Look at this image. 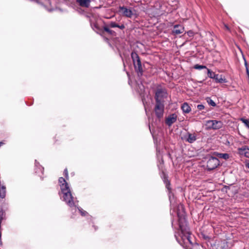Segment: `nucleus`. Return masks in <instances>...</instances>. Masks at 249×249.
I'll return each mask as SVG.
<instances>
[{
  "label": "nucleus",
  "instance_id": "obj_1",
  "mask_svg": "<svg viewBox=\"0 0 249 249\" xmlns=\"http://www.w3.org/2000/svg\"><path fill=\"white\" fill-rule=\"evenodd\" d=\"M178 228L175 232V237L177 242L184 248L187 247L188 244H193L191 241L190 229L187 226L186 220L183 214L178 213Z\"/></svg>",
  "mask_w": 249,
  "mask_h": 249
},
{
  "label": "nucleus",
  "instance_id": "obj_2",
  "mask_svg": "<svg viewBox=\"0 0 249 249\" xmlns=\"http://www.w3.org/2000/svg\"><path fill=\"white\" fill-rule=\"evenodd\" d=\"M63 200L71 208H77L82 216H86L88 213L81 207H78V201L76 198H74L71 194L70 186L65 179L63 178Z\"/></svg>",
  "mask_w": 249,
  "mask_h": 249
},
{
  "label": "nucleus",
  "instance_id": "obj_3",
  "mask_svg": "<svg viewBox=\"0 0 249 249\" xmlns=\"http://www.w3.org/2000/svg\"><path fill=\"white\" fill-rule=\"evenodd\" d=\"M62 1V0H43L42 4L49 12L57 10L61 11L60 6Z\"/></svg>",
  "mask_w": 249,
  "mask_h": 249
},
{
  "label": "nucleus",
  "instance_id": "obj_4",
  "mask_svg": "<svg viewBox=\"0 0 249 249\" xmlns=\"http://www.w3.org/2000/svg\"><path fill=\"white\" fill-rule=\"evenodd\" d=\"M131 56L133 60L135 70L137 72L138 75L139 76H142L143 73V69L140 57L135 52H132L131 53Z\"/></svg>",
  "mask_w": 249,
  "mask_h": 249
},
{
  "label": "nucleus",
  "instance_id": "obj_5",
  "mask_svg": "<svg viewBox=\"0 0 249 249\" xmlns=\"http://www.w3.org/2000/svg\"><path fill=\"white\" fill-rule=\"evenodd\" d=\"M206 169L208 171H211L215 169L219 165L218 159L213 157H208Z\"/></svg>",
  "mask_w": 249,
  "mask_h": 249
},
{
  "label": "nucleus",
  "instance_id": "obj_6",
  "mask_svg": "<svg viewBox=\"0 0 249 249\" xmlns=\"http://www.w3.org/2000/svg\"><path fill=\"white\" fill-rule=\"evenodd\" d=\"M167 92L165 89L158 88L155 93L156 102H162V100L166 97Z\"/></svg>",
  "mask_w": 249,
  "mask_h": 249
},
{
  "label": "nucleus",
  "instance_id": "obj_7",
  "mask_svg": "<svg viewBox=\"0 0 249 249\" xmlns=\"http://www.w3.org/2000/svg\"><path fill=\"white\" fill-rule=\"evenodd\" d=\"M164 111V105L162 102H156L155 107V112L156 116L158 118H160L163 116Z\"/></svg>",
  "mask_w": 249,
  "mask_h": 249
},
{
  "label": "nucleus",
  "instance_id": "obj_8",
  "mask_svg": "<svg viewBox=\"0 0 249 249\" xmlns=\"http://www.w3.org/2000/svg\"><path fill=\"white\" fill-rule=\"evenodd\" d=\"M206 124L209 128L213 129H218L222 127V123L221 121L217 120H208Z\"/></svg>",
  "mask_w": 249,
  "mask_h": 249
},
{
  "label": "nucleus",
  "instance_id": "obj_9",
  "mask_svg": "<svg viewBox=\"0 0 249 249\" xmlns=\"http://www.w3.org/2000/svg\"><path fill=\"white\" fill-rule=\"evenodd\" d=\"M183 139L186 142L192 143L196 141V135L195 133L187 132L183 136Z\"/></svg>",
  "mask_w": 249,
  "mask_h": 249
},
{
  "label": "nucleus",
  "instance_id": "obj_10",
  "mask_svg": "<svg viewBox=\"0 0 249 249\" xmlns=\"http://www.w3.org/2000/svg\"><path fill=\"white\" fill-rule=\"evenodd\" d=\"M119 11L122 13V14L124 16L127 18H131L133 16V13L131 10L125 6H120Z\"/></svg>",
  "mask_w": 249,
  "mask_h": 249
},
{
  "label": "nucleus",
  "instance_id": "obj_11",
  "mask_svg": "<svg viewBox=\"0 0 249 249\" xmlns=\"http://www.w3.org/2000/svg\"><path fill=\"white\" fill-rule=\"evenodd\" d=\"M177 115L173 113L169 116H168L165 120V123L166 124L168 125L169 126H170L172 125L173 124H174L176 121H177Z\"/></svg>",
  "mask_w": 249,
  "mask_h": 249
},
{
  "label": "nucleus",
  "instance_id": "obj_12",
  "mask_svg": "<svg viewBox=\"0 0 249 249\" xmlns=\"http://www.w3.org/2000/svg\"><path fill=\"white\" fill-rule=\"evenodd\" d=\"M238 153L240 155L249 158V148L247 146H244L238 149Z\"/></svg>",
  "mask_w": 249,
  "mask_h": 249
},
{
  "label": "nucleus",
  "instance_id": "obj_13",
  "mask_svg": "<svg viewBox=\"0 0 249 249\" xmlns=\"http://www.w3.org/2000/svg\"><path fill=\"white\" fill-rule=\"evenodd\" d=\"M35 172L39 176L40 173L43 174L44 172V167H43L36 160H35Z\"/></svg>",
  "mask_w": 249,
  "mask_h": 249
},
{
  "label": "nucleus",
  "instance_id": "obj_14",
  "mask_svg": "<svg viewBox=\"0 0 249 249\" xmlns=\"http://www.w3.org/2000/svg\"><path fill=\"white\" fill-rule=\"evenodd\" d=\"M100 35L103 36L106 41H107L109 44L110 43L109 41L111 38V37L113 35V33L115 32H99Z\"/></svg>",
  "mask_w": 249,
  "mask_h": 249
},
{
  "label": "nucleus",
  "instance_id": "obj_15",
  "mask_svg": "<svg viewBox=\"0 0 249 249\" xmlns=\"http://www.w3.org/2000/svg\"><path fill=\"white\" fill-rule=\"evenodd\" d=\"M164 181L165 184L166 188L169 191V198L170 203H172L174 199V195L173 194H171V188L169 187L170 183L166 179H165Z\"/></svg>",
  "mask_w": 249,
  "mask_h": 249
},
{
  "label": "nucleus",
  "instance_id": "obj_16",
  "mask_svg": "<svg viewBox=\"0 0 249 249\" xmlns=\"http://www.w3.org/2000/svg\"><path fill=\"white\" fill-rule=\"evenodd\" d=\"M6 188L4 184H0V198L3 199L6 196Z\"/></svg>",
  "mask_w": 249,
  "mask_h": 249
},
{
  "label": "nucleus",
  "instance_id": "obj_17",
  "mask_svg": "<svg viewBox=\"0 0 249 249\" xmlns=\"http://www.w3.org/2000/svg\"><path fill=\"white\" fill-rule=\"evenodd\" d=\"M77 2L81 6L88 8L90 5V0H78Z\"/></svg>",
  "mask_w": 249,
  "mask_h": 249
},
{
  "label": "nucleus",
  "instance_id": "obj_18",
  "mask_svg": "<svg viewBox=\"0 0 249 249\" xmlns=\"http://www.w3.org/2000/svg\"><path fill=\"white\" fill-rule=\"evenodd\" d=\"M181 109L185 113H188L191 111V107L187 103H184L182 104Z\"/></svg>",
  "mask_w": 249,
  "mask_h": 249
},
{
  "label": "nucleus",
  "instance_id": "obj_19",
  "mask_svg": "<svg viewBox=\"0 0 249 249\" xmlns=\"http://www.w3.org/2000/svg\"><path fill=\"white\" fill-rule=\"evenodd\" d=\"M216 82L219 83H226L227 80L225 78H223L221 75H219L218 74L216 75V77L214 78Z\"/></svg>",
  "mask_w": 249,
  "mask_h": 249
},
{
  "label": "nucleus",
  "instance_id": "obj_20",
  "mask_svg": "<svg viewBox=\"0 0 249 249\" xmlns=\"http://www.w3.org/2000/svg\"><path fill=\"white\" fill-rule=\"evenodd\" d=\"M137 90L139 94L142 95L144 91V86L142 83L138 84V87L137 88Z\"/></svg>",
  "mask_w": 249,
  "mask_h": 249
},
{
  "label": "nucleus",
  "instance_id": "obj_21",
  "mask_svg": "<svg viewBox=\"0 0 249 249\" xmlns=\"http://www.w3.org/2000/svg\"><path fill=\"white\" fill-rule=\"evenodd\" d=\"M173 27L174 29L172 31H181L184 30V27L182 24H176Z\"/></svg>",
  "mask_w": 249,
  "mask_h": 249
},
{
  "label": "nucleus",
  "instance_id": "obj_22",
  "mask_svg": "<svg viewBox=\"0 0 249 249\" xmlns=\"http://www.w3.org/2000/svg\"><path fill=\"white\" fill-rule=\"evenodd\" d=\"M58 182L59 183L60 190L59 191L58 194L60 196V198L62 199L61 193H62V177H60L58 179Z\"/></svg>",
  "mask_w": 249,
  "mask_h": 249
},
{
  "label": "nucleus",
  "instance_id": "obj_23",
  "mask_svg": "<svg viewBox=\"0 0 249 249\" xmlns=\"http://www.w3.org/2000/svg\"><path fill=\"white\" fill-rule=\"evenodd\" d=\"M217 156L220 158L224 160H227L229 158L230 156L227 153H217Z\"/></svg>",
  "mask_w": 249,
  "mask_h": 249
},
{
  "label": "nucleus",
  "instance_id": "obj_24",
  "mask_svg": "<svg viewBox=\"0 0 249 249\" xmlns=\"http://www.w3.org/2000/svg\"><path fill=\"white\" fill-rule=\"evenodd\" d=\"M163 3V1L160 0H158L156 1L154 4V7H155L158 9H161L162 4Z\"/></svg>",
  "mask_w": 249,
  "mask_h": 249
},
{
  "label": "nucleus",
  "instance_id": "obj_25",
  "mask_svg": "<svg viewBox=\"0 0 249 249\" xmlns=\"http://www.w3.org/2000/svg\"><path fill=\"white\" fill-rule=\"evenodd\" d=\"M207 70L208 76L211 78L214 79L215 77H216V75H217V74H215L214 72H213L209 69H207Z\"/></svg>",
  "mask_w": 249,
  "mask_h": 249
},
{
  "label": "nucleus",
  "instance_id": "obj_26",
  "mask_svg": "<svg viewBox=\"0 0 249 249\" xmlns=\"http://www.w3.org/2000/svg\"><path fill=\"white\" fill-rule=\"evenodd\" d=\"M206 100L208 104L212 107H215L216 104L215 102L212 100L210 97H208L206 98Z\"/></svg>",
  "mask_w": 249,
  "mask_h": 249
},
{
  "label": "nucleus",
  "instance_id": "obj_27",
  "mask_svg": "<svg viewBox=\"0 0 249 249\" xmlns=\"http://www.w3.org/2000/svg\"><path fill=\"white\" fill-rule=\"evenodd\" d=\"M194 68L195 69H196V70H202V69H208L206 66H204V65H199V64H196L194 66Z\"/></svg>",
  "mask_w": 249,
  "mask_h": 249
},
{
  "label": "nucleus",
  "instance_id": "obj_28",
  "mask_svg": "<svg viewBox=\"0 0 249 249\" xmlns=\"http://www.w3.org/2000/svg\"><path fill=\"white\" fill-rule=\"evenodd\" d=\"M240 120L245 124L246 126L249 129V121L244 118H242Z\"/></svg>",
  "mask_w": 249,
  "mask_h": 249
},
{
  "label": "nucleus",
  "instance_id": "obj_29",
  "mask_svg": "<svg viewBox=\"0 0 249 249\" xmlns=\"http://www.w3.org/2000/svg\"><path fill=\"white\" fill-rule=\"evenodd\" d=\"M2 220V217H0V246L2 245V242L1 241V223Z\"/></svg>",
  "mask_w": 249,
  "mask_h": 249
},
{
  "label": "nucleus",
  "instance_id": "obj_30",
  "mask_svg": "<svg viewBox=\"0 0 249 249\" xmlns=\"http://www.w3.org/2000/svg\"><path fill=\"white\" fill-rule=\"evenodd\" d=\"M109 26L111 28H115L119 27V25L115 22H111L109 24Z\"/></svg>",
  "mask_w": 249,
  "mask_h": 249
},
{
  "label": "nucleus",
  "instance_id": "obj_31",
  "mask_svg": "<svg viewBox=\"0 0 249 249\" xmlns=\"http://www.w3.org/2000/svg\"><path fill=\"white\" fill-rule=\"evenodd\" d=\"M204 107H204V105H203L202 104L198 105L197 106V109L199 110H201L203 109L204 108Z\"/></svg>",
  "mask_w": 249,
  "mask_h": 249
},
{
  "label": "nucleus",
  "instance_id": "obj_32",
  "mask_svg": "<svg viewBox=\"0 0 249 249\" xmlns=\"http://www.w3.org/2000/svg\"><path fill=\"white\" fill-rule=\"evenodd\" d=\"M64 173L66 179H68V171L67 168L64 169Z\"/></svg>",
  "mask_w": 249,
  "mask_h": 249
},
{
  "label": "nucleus",
  "instance_id": "obj_33",
  "mask_svg": "<svg viewBox=\"0 0 249 249\" xmlns=\"http://www.w3.org/2000/svg\"><path fill=\"white\" fill-rule=\"evenodd\" d=\"M121 30H123L124 28V26L123 24H122L121 25H119V27H118Z\"/></svg>",
  "mask_w": 249,
  "mask_h": 249
},
{
  "label": "nucleus",
  "instance_id": "obj_34",
  "mask_svg": "<svg viewBox=\"0 0 249 249\" xmlns=\"http://www.w3.org/2000/svg\"><path fill=\"white\" fill-rule=\"evenodd\" d=\"M188 34V35L189 36H193L194 35V32H187Z\"/></svg>",
  "mask_w": 249,
  "mask_h": 249
},
{
  "label": "nucleus",
  "instance_id": "obj_35",
  "mask_svg": "<svg viewBox=\"0 0 249 249\" xmlns=\"http://www.w3.org/2000/svg\"><path fill=\"white\" fill-rule=\"evenodd\" d=\"M104 31L108 32V31H110L107 27H104Z\"/></svg>",
  "mask_w": 249,
  "mask_h": 249
},
{
  "label": "nucleus",
  "instance_id": "obj_36",
  "mask_svg": "<svg viewBox=\"0 0 249 249\" xmlns=\"http://www.w3.org/2000/svg\"><path fill=\"white\" fill-rule=\"evenodd\" d=\"M203 237L205 239H209V237H208V236H206V235H203Z\"/></svg>",
  "mask_w": 249,
  "mask_h": 249
},
{
  "label": "nucleus",
  "instance_id": "obj_37",
  "mask_svg": "<svg viewBox=\"0 0 249 249\" xmlns=\"http://www.w3.org/2000/svg\"><path fill=\"white\" fill-rule=\"evenodd\" d=\"M224 26L227 30H230V28H229L228 26H227V25H225Z\"/></svg>",
  "mask_w": 249,
  "mask_h": 249
},
{
  "label": "nucleus",
  "instance_id": "obj_38",
  "mask_svg": "<svg viewBox=\"0 0 249 249\" xmlns=\"http://www.w3.org/2000/svg\"><path fill=\"white\" fill-rule=\"evenodd\" d=\"M246 166L249 169V162L246 164Z\"/></svg>",
  "mask_w": 249,
  "mask_h": 249
},
{
  "label": "nucleus",
  "instance_id": "obj_39",
  "mask_svg": "<svg viewBox=\"0 0 249 249\" xmlns=\"http://www.w3.org/2000/svg\"><path fill=\"white\" fill-rule=\"evenodd\" d=\"M4 143L2 142H0V146H1Z\"/></svg>",
  "mask_w": 249,
  "mask_h": 249
},
{
  "label": "nucleus",
  "instance_id": "obj_40",
  "mask_svg": "<svg viewBox=\"0 0 249 249\" xmlns=\"http://www.w3.org/2000/svg\"><path fill=\"white\" fill-rule=\"evenodd\" d=\"M176 34H179L180 33H181L182 32H175Z\"/></svg>",
  "mask_w": 249,
  "mask_h": 249
},
{
  "label": "nucleus",
  "instance_id": "obj_41",
  "mask_svg": "<svg viewBox=\"0 0 249 249\" xmlns=\"http://www.w3.org/2000/svg\"><path fill=\"white\" fill-rule=\"evenodd\" d=\"M172 227H174V224H173V222H172Z\"/></svg>",
  "mask_w": 249,
  "mask_h": 249
},
{
  "label": "nucleus",
  "instance_id": "obj_42",
  "mask_svg": "<svg viewBox=\"0 0 249 249\" xmlns=\"http://www.w3.org/2000/svg\"><path fill=\"white\" fill-rule=\"evenodd\" d=\"M142 102H143V104H144V100L143 99H142Z\"/></svg>",
  "mask_w": 249,
  "mask_h": 249
},
{
  "label": "nucleus",
  "instance_id": "obj_43",
  "mask_svg": "<svg viewBox=\"0 0 249 249\" xmlns=\"http://www.w3.org/2000/svg\"><path fill=\"white\" fill-rule=\"evenodd\" d=\"M36 2H37V3H38V2H39L38 0H36Z\"/></svg>",
  "mask_w": 249,
  "mask_h": 249
},
{
  "label": "nucleus",
  "instance_id": "obj_44",
  "mask_svg": "<svg viewBox=\"0 0 249 249\" xmlns=\"http://www.w3.org/2000/svg\"><path fill=\"white\" fill-rule=\"evenodd\" d=\"M40 178L41 179H43V178L41 177H40Z\"/></svg>",
  "mask_w": 249,
  "mask_h": 249
}]
</instances>
